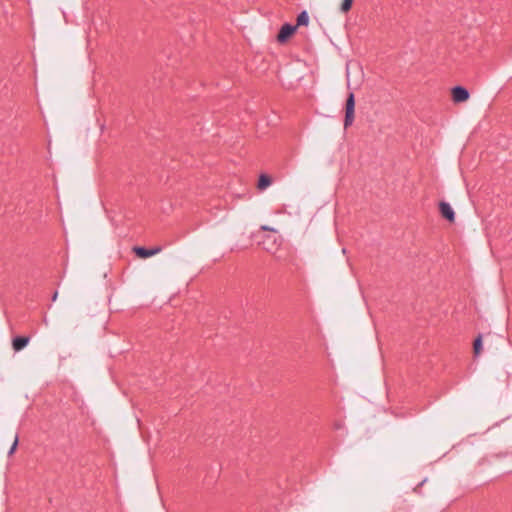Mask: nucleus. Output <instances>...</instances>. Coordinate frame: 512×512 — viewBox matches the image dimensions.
Instances as JSON below:
<instances>
[{"label":"nucleus","mask_w":512,"mask_h":512,"mask_svg":"<svg viewBox=\"0 0 512 512\" xmlns=\"http://www.w3.org/2000/svg\"><path fill=\"white\" fill-rule=\"evenodd\" d=\"M309 24V15L306 10H303L301 13L298 14L296 19V25L297 28L299 26H307Z\"/></svg>","instance_id":"0eeeda50"},{"label":"nucleus","mask_w":512,"mask_h":512,"mask_svg":"<svg viewBox=\"0 0 512 512\" xmlns=\"http://www.w3.org/2000/svg\"><path fill=\"white\" fill-rule=\"evenodd\" d=\"M355 113V96L353 92L348 94L345 104L344 127L348 128L353 124Z\"/></svg>","instance_id":"f257e3e1"},{"label":"nucleus","mask_w":512,"mask_h":512,"mask_svg":"<svg viewBox=\"0 0 512 512\" xmlns=\"http://www.w3.org/2000/svg\"><path fill=\"white\" fill-rule=\"evenodd\" d=\"M279 244L277 243L276 239L273 240L272 244L271 245H268L267 244V241H263V248L267 251H273V250H276L278 248Z\"/></svg>","instance_id":"9b49d317"},{"label":"nucleus","mask_w":512,"mask_h":512,"mask_svg":"<svg viewBox=\"0 0 512 512\" xmlns=\"http://www.w3.org/2000/svg\"><path fill=\"white\" fill-rule=\"evenodd\" d=\"M270 185H271V178L268 175L262 174L258 180V188L260 190H264Z\"/></svg>","instance_id":"6e6552de"},{"label":"nucleus","mask_w":512,"mask_h":512,"mask_svg":"<svg viewBox=\"0 0 512 512\" xmlns=\"http://www.w3.org/2000/svg\"><path fill=\"white\" fill-rule=\"evenodd\" d=\"M439 210L443 218H445L449 222H454L455 212L449 203L441 201L439 203Z\"/></svg>","instance_id":"39448f33"},{"label":"nucleus","mask_w":512,"mask_h":512,"mask_svg":"<svg viewBox=\"0 0 512 512\" xmlns=\"http://www.w3.org/2000/svg\"><path fill=\"white\" fill-rule=\"evenodd\" d=\"M352 4H353V0H343L341 7H340V11L342 13H347L351 9Z\"/></svg>","instance_id":"9d476101"},{"label":"nucleus","mask_w":512,"mask_h":512,"mask_svg":"<svg viewBox=\"0 0 512 512\" xmlns=\"http://www.w3.org/2000/svg\"><path fill=\"white\" fill-rule=\"evenodd\" d=\"M29 341L30 337L28 336H16L13 338L12 347L16 352L21 351L28 345Z\"/></svg>","instance_id":"423d86ee"},{"label":"nucleus","mask_w":512,"mask_h":512,"mask_svg":"<svg viewBox=\"0 0 512 512\" xmlns=\"http://www.w3.org/2000/svg\"><path fill=\"white\" fill-rule=\"evenodd\" d=\"M469 98V91L463 86L452 88V99L456 103L465 102Z\"/></svg>","instance_id":"7ed1b4c3"},{"label":"nucleus","mask_w":512,"mask_h":512,"mask_svg":"<svg viewBox=\"0 0 512 512\" xmlns=\"http://www.w3.org/2000/svg\"><path fill=\"white\" fill-rule=\"evenodd\" d=\"M133 250L138 257L145 259V258L154 256L157 253H159L161 251V247L157 246V247L147 249L142 246H136V247H134Z\"/></svg>","instance_id":"20e7f679"},{"label":"nucleus","mask_w":512,"mask_h":512,"mask_svg":"<svg viewBox=\"0 0 512 512\" xmlns=\"http://www.w3.org/2000/svg\"><path fill=\"white\" fill-rule=\"evenodd\" d=\"M473 350H474V354L476 356H478L480 353H481V350H482V336L479 335L475 340H474V343H473Z\"/></svg>","instance_id":"1a4fd4ad"},{"label":"nucleus","mask_w":512,"mask_h":512,"mask_svg":"<svg viewBox=\"0 0 512 512\" xmlns=\"http://www.w3.org/2000/svg\"><path fill=\"white\" fill-rule=\"evenodd\" d=\"M262 229H263V230L274 231V229H273V228H269L268 226H262Z\"/></svg>","instance_id":"ddd939ff"},{"label":"nucleus","mask_w":512,"mask_h":512,"mask_svg":"<svg viewBox=\"0 0 512 512\" xmlns=\"http://www.w3.org/2000/svg\"><path fill=\"white\" fill-rule=\"evenodd\" d=\"M297 26L285 23L281 26L279 33L277 35V40L280 43L286 42L296 31Z\"/></svg>","instance_id":"f03ea898"},{"label":"nucleus","mask_w":512,"mask_h":512,"mask_svg":"<svg viewBox=\"0 0 512 512\" xmlns=\"http://www.w3.org/2000/svg\"><path fill=\"white\" fill-rule=\"evenodd\" d=\"M57 296H58V293H57V292H55V293H54V295H53V297H52V300H53V301H55V300H56V298H57Z\"/></svg>","instance_id":"4468645a"},{"label":"nucleus","mask_w":512,"mask_h":512,"mask_svg":"<svg viewBox=\"0 0 512 512\" xmlns=\"http://www.w3.org/2000/svg\"><path fill=\"white\" fill-rule=\"evenodd\" d=\"M18 442H19V437H18V435L16 434V435H15V438H14V442H13V444H12L11 448H10V449H9V451H8V456H11V455H13V454H14L15 450L17 449Z\"/></svg>","instance_id":"f8f14e48"}]
</instances>
